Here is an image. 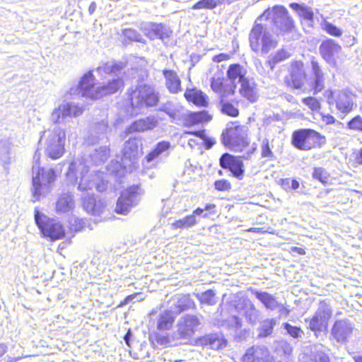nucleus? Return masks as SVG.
I'll return each instance as SVG.
<instances>
[{
  "instance_id": "9d476101",
  "label": "nucleus",
  "mask_w": 362,
  "mask_h": 362,
  "mask_svg": "<svg viewBox=\"0 0 362 362\" xmlns=\"http://www.w3.org/2000/svg\"><path fill=\"white\" fill-rule=\"evenodd\" d=\"M143 193V190L139 186L130 187L119 197L115 211L117 214L127 215L131 209L140 202Z\"/></svg>"
},
{
  "instance_id": "3c124183",
  "label": "nucleus",
  "mask_w": 362,
  "mask_h": 362,
  "mask_svg": "<svg viewBox=\"0 0 362 362\" xmlns=\"http://www.w3.org/2000/svg\"><path fill=\"white\" fill-rule=\"evenodd\" d=\"M283 33H288L294 28L293 20L288 16L280 21L279 25H276Z\"/></svg>"
},
{
  "instance_id": "4be33fe9",
  "label": "nucleus",
  "mask_w": 362,
  "mask_h": 362,
  "mask_svg": "<svg viewBox=\"0 0 362 362\" xmlns=\"http://www.w3.org/2000/svg\"><path fill=\"white\" fill-rule=\"evenodd\" d=\"M140 139L137 137L129 138L124 144L122 150L123 159L134 161L139 154V148L141 149Z\"/></svg>"
},
{
  "instance_id": "0e129e2a",
  "label": "nucleus",
  "mask_w": 362,
  "mask_h": 362,
  "mask_svg": "<svg viewBox=\"0 0 362 362\" xmlns=\"http://www.w3.org/2000/svg\"><path fill=\"white\" fill-rule=\"evenodd\" d=\"M228 327L232 328H240L242 326V321L236 316H230L228 320Z\"/></svg>"
},
{
  "instance_id": "4468645a",
  "label": "nucleus",
  "mask_w": 362,
  "mask_h": 362,
  "mask_svg": "<svg viewBox=\"0 0 362 362\" xmlns=\"http://www.w3.org/2000/svg\"><path fill=\"white\" fill-rule=\"evenodd\" d=\"M306 73L303 63L301 61H294L291 64L289 76L286 78L285 82L288 86L303 91L308 90L305 84Z\"/></svg>"
},
{
  "instance_id": "a211bd4d",
  "label": "nucleus",
  "mask_w": 362,
  "mask_h": 362,
  "mask_svg": "<svg viewBox=\"0 0 362 362\" xmlns=\"http://www.w3.org/2000/svg\"><path fill=\"white\" fill-rule=\"evenodd\" d=\"M141 30L148 39L153 40L156 38L165 41L170 37L172 32L162 23H142Z\"/></svg>"
},
{
  "instance_id": "2f4dec72",
  "label": "nucleus",
  "mask_w": 362,
  "mask_h": 362,
  "mask_svg": "<svg viewBox=\"0 0 362 362\" xmlns=\"http://www.w3.org/2000/svg\"><path fill=\"white\" fill-rule=\"evenodd\" d=\"M108 130L109 127L107 122L102 121L101 122H98V124H95L94 129L95 134L97 135L92 134L88 137V142L92 144H94L106 139V134L108 132Z\"/></svg>"
},
{
  "instance_id": "774afa93",
  "label": "nucleus",
  "mask_w": 362,
  "mask_h": 362,
  "mask_svg": "<svg viewBox=\"0 0 362 362\" xmlns=\"http://www.w3.org/2000/svg\"><path fill=\"white\" fill-rule=\"evenodd\" d=\"M322 121L327 124H334L335 122V118L331 115H322Z\"/></svg>"
},
{
  "instance_id": "49530a36",
  "label": "nucleus",
  "mask_w": 362,
  "mask_h": 362,
  "mask_svg": "<svg viewBox=\"0 0 362 362\" xmlns=\"http://www.w3.org/2000/svg\"><path fill=\"white\" fill-rule=\"evenodd\" d=\"M197 296L202 303L208 305H214L216 303L215 293L211 290H208L204 293L197 294Z\"/></svg>"
},
{
  "instance_id": "f03ea898",
  "label": "nucleus",
  "mask_w": 362,
  "mask_h": 362,
  "mask_svg": "<svg viewBox=\"0 0 362 362\" xmlns=\"http://www.w3.org/2000/svg\"><path fill=\"white\" fill-rule=\"evenodd\" d=\"M95 71L103 77L108 76V82L104 84L96 83L93 71H89L81 78L78 83L79 93L83 97L97 100L105 95L113 94L124 87L120 73H117L119 71L117 65L106 63L98 66Z\"/></svg>"
},
{
  "instance_id": "8fccbe9b",
  "label": "nucleus",
  "mask_w": 362,
  "mask_h": 362,
  "mask_svg": "<svg viewBox=\"0 0 362 362\" xmlns=\"http://www.w3.org/2000/svg\"><path fill=\"white\" fill-rule=\"evenodd\" d=\"M123 34L124 37L129 39L131 41L139 42L141 43H145L146 41L142 37L141 35L137 33L135 30L133 29H125L123 31Z\"/></svg>"
},
{
  "instance_id": "c03bdc74",
  "label": "nucleus",
  "mask_w": 362,
  "mask_h": 362,
  "mask_svg": "<svg viewBox=\"0 0 362 362\" xmlns=\"http://www.w3.org/2000/svg\"><path fill=\"white\" fill-rule=\"evenodd\" d=\"M225 0H200L193 6V9H214L217 5L224 3Z\"/></svg>"
},
{
  "instance_id": "b1692460",
  "label": "nucleus",
  "mask_w": 362,
  "mask_h": 362,
  "mask_svg": "<svg viewBox=\"0 0 362 362\" xmlns=\"http://www.w3.org/2000/svg\"><path fill=\"white\" fill-rule=\"evenodd\" d=\"M163 74L165 78V86L172 94H177L182 91L181 80L176 71L164 69Z\"/></svg>"
},
{
  "instance_id": "393cba45",
  "label": "nucleus",
  "mask_w": 362,
  "mask_h": 362,
  "mask_svg": "<svg viewBox=\"0 0 362 362\" xmlns=\"http://www.w3.org/2000/svg\"><path fill=\"white\" fill-rule=\"evenodd\" d=\"M158 125V120L153 117H147L133 122L127 129V134L151 130Z\"/></svg>"
},
{
  "instance_id": "423d86ee",
  "label": "nucleus",
  "mask_w": 362,
  "mask_h": 362,
  "mask_svg": "<svg viewBox=\"0 0 362 362\" xmlns=\"http://www.w3.org/2000/svg\"><path fill=\"white\" fill-rule=\"evenodd\" d=\"M247 132L248 128L245 126L230 123L222 132V142L232 151H242L250 143Z\"/></svg>"
},
{
  "instance_id": "a19ab883",
  "label": "nucleus",
  "mask_w": 362,
  "mask_h": 362,
  "mask_svg": "<svg viewBox=\"0 0 362 362\" xmlns=\"http://www.w3.org/2000/svg\"><path fill=\"white\" fill-rule=\"evenodd\" d=\"M210 119V116L206 112L202 111L190 113L186 122L187 125H194L200 122H207Z\"/></svg>"
},
{
  "instance_id": "6e6552de",
  "label": "nucleus",
  "mask_w": 362,
  "mask_h": 362,
  "mask_svg": "<svg viewBox=\"0 0 362 362\" xmlns=\"http://www.w3.org/2000/svg\"><path fill=\"white\" fill-rule=\"evenodd\" d=\"M324 96L329 104L335 103L336 108L341 113L348 114L356 107V96L348 90L333 91L326 90Z\"/></svg>"
},
{
  "instance_id": "052dcab7",
  "label": "nucleus",
  "mask_w": 362,
  "mask_h": 362,
  "mask_svg": "<svg viewBox=\"0 0 362 362\" xmlns=\"http://www.w3.org/2000/svg\"><path fill=\"white\" fill-rule=\"evenodd\" d=\"M279 351L280 353H282L281 354L286 358H287L291 355V354L293 352V347L288 342L284 341V342L281 343L280 349H279Z\"/></svg>"
},
{
  "instance_id": "13d9d810",
  "label": "nucleus",
  "mask_w": 362,
  "mask_h": 362,
  "mask_svg": "<svg viewBox=\"0 0 362 362\" xmlns=\"http://www.w3.org/2000/svg\"><path fill=\"white\" fill-rule=\"evenodd\" d=\"M313 176L315 179L320 180L322 183L327 182L326 171L322 168H316L314 169Z\"/></svg>"
},
{
  "instance_id": "2eb2a0df",
  "label": "nucleus",
  "mask_w": 362,
  "mask_h": 362,
  "mask_svg": "<svg viewBox=\"0 0 362 362\" xmlns=\"http://www.w3.org/2000/svg\"><path fill=\"white\" fill-rule=\"evenodd\" d=\"M214 71L213 76L211 78V88L214 92L218 94V98H228L234 95V86L224 83V73L216 66L211 69Z\"/></svg>"
},
{
  "instance_id": "e2e57ef3",
  "label": "nucleus",
  "mask_w": 362,
  "mask_h": 362,
  "mask_svg": "<svg viewBox=\"0 0 362 362\" xmlns=\"http://www.w3.org/2000/svg\"><path fill=\"white\" fill-rule=\"evenodd\" d=\"M230 187V183L226 180H220L215 182V188L218 191L228 190Z\"/></svg>"
},
{
  "instance_id": "5701e85b",
  "label": "nucleus",
  "mask_w": 362,
  "mask_h": 362,
  "mask_svg": "<svg viewBox=\"0 0 362 362\" xmlns=\"http://www.w3.org/2000/svg\"><path fill=\"white\" fill-rule=\"evenodd\" d=\"M267 349L262 346H252L248 349L243 356V362H269Z\"/></svg>"
},
{
  "instance_id": "bf43d9fd",
  "label": "nucleus",
  "mask_w": 362,
  "mask_h": 362,
  "mask_svg": "<svg viewBox=\"0 0 362 362\" xmlns=\"http://www.w3.org/2000/svg\"><path fill=\"white\" fill-rule=\"evenodd\" d=\"M261 155L263 158H274V153L272 151L269 144V140L264 139L262 142V148H261Z\"/></svg>"
},
{
  "instance_id": "f704fd0d",
  "label": "nucleus",
  "mask_w": 362,
  "mask_h": 362,
  "mask_svg": "<svg viewBox=\"0 0 362 362\" xmlns=\"http://www.w3.org/2000/svg\"><path fill=\"white\" fill-rule=\"evenodd\" d=\"M245 315L247 320L251 324H255L259 316V311L250 300H244Z\"/></svg>"
},
{
  "instance_id": "4c0bfd02",
  "label": "nucleus",
  "mask_w": 362,
  "mask_h": 362,
  "mask_svg": "<svg viewBox=\"0 0 362 362\" xmlns=\"http://www.w3.org/2000/svg\"><path fill=\"white\" fill-rule=\"evenodd\" d=\"M312 361L313 362H329V358L325 352L322 344H315L311 348Z\"/></svg>"
},
{
  "instance_id": "a878e982",
  "label": "nucleus",
  "mask_w": 362,
  "mask_h": 362,
  "mask_svg": "<svg viewBox=\"0 0 362 362\" xmlns=\"http://www.w3.org/2000/svg\"><path fill=\"white\" fill-rule=\"evenodd\" d=\"M246 70L240 64H234L229 66L227 71V77L229 80V85L234 86V90L237 83H240L246 79Z\"/></svg>"
},
{
  "instance_id": "aec40b11",
  "label": "nucleus",
  "mask_w": 362,
  "mask_h": 362,
  "mask_svg": "<svg viewBox=\"0 0 362 362\" xmlns=\"http://www.w3.org/2000/svg\"><path fill=\"white\" fill-rule=\"evenodd\" d=\"M240 95L253 103H255L259 98V92L257 85L253 78H247L240 83V88L238 90Z\"/></svg>"
},
{
  "instance_id": "9b49d317",
  "label": "nucleus",
  "mask_w": 362,
  "mask_h": 362,
  "mask_svg": "<svg viewBox=\"0 0 362 362\" xmlns=\"http://www.w3.org/2000/svg\"><path fill=\"white\" fill-rule=\"evenodd\" d=\"M83 111V107L74 103L64 101L52 111L50 120L54 124H63L66 122L68 117H79Z\"/></svg>"
},
{
  "instance_id": "6ab92c4d",
  "label": "nucleus",
  "mask_w": 362,
  "mask_h": 362,
  "mask_svg": "<svg viewBox=\"0 0 362 362\" xmlns=\"http://www.w3.org/2000/svg\"><path fill=\"white\" fill-rule=\"evenodd\" d=\"M311 68L313 75V79L308 87V90H313V93L317 94L325 88V74L321 69L319 63L314 59L311 61Z\"/></svg>"
},
{
  "instance_id": "f8f14e48",
  "label": "nucleus",
  "mask_w": 362,
  "mask_h": 362,
  "mask_svg": "<svg viewBox=\"0 0 362 362\" xmlns=\"http://www.w3.org/2000/svg\"><path fill=\"white\" fill-rule=\"evenodd\" d=\"M332 315V310L330 305L325 300L320 301L313 316L309 320H306V322H308L309 329L317 332L327 328Z\"/></svg>"
},
{
  "instance_id": "412c9836",
  "label": "nucleus",
  "mask_w": 362,
  "mask_h": 362,
  "mask_svg": "<svg viewBox=\"0 0 362 362\" xmlns=\"http://www.w3.org/2000/svg\"><path fill=\"white\" fill-rule=\"evenodd\" d=\"M197 345L209 347L213 349H221L226 346V340L221 334H210L197 339Z\"/></svg>"
},
{
  "instance_id": "79ce46f5",
  "label": "nucleus",
  "mask_w": 362,
  "mask_h": 362,
  "mask_svg": "<svg viewBox=\"0 0 362 362\" xmlns=\"http://www.w3.org/2000/svg\"><path fill=\"white\" fill-rule=\"evenodd\" d=\"M226 98H221L220 105L221 112L230 117H237L239 115L238 109L231 103L226 100Z\"/></svg>"
},
{
  "instance_id": "864d4df0",
  "label": "nucleus",
  "mask_w": 362,
  "mask_h": 362,
  "mask_svg": "<svg viewBox=\"0 0 362 362\" xmlns=\"http://www.w3.org/2000/svg\"><path fill=\"white\" fill-rule=\"evenodd\" d=\"M302 102L305 105H307L312 111L319 112L320 110V103L315 98H305L302 100Z\"/></svg>"
},
{
  "instance_id": "4d7b16f0",
  "label": "nucleus",
  "mask_w": 362,
  "mask_h": 362,
  "mask_svg": "<svg viewBox=\"0 0 362 362\" xmlns=\"http://www.w3.org/2000/svg\"><path fill=\"white\" fill-rule=\"evenodd\" d=\"M274 324L275 322L272 320L264 322L259 335L263 337L270 335L272 332Z\"/></svg>"
},
{
  "instance_id": "7ed1b4c3",
  "label": "nucleus",
  "mask_w": 362,
  "mask_h": 362,
  "mask_svg": "<svg viewBox=\"0 0 362 362\" xmlns=\"http://www.w3.org/2000/svg\"><path fill=\"white\" fill-rule=\"evenodd\" d=\"M40 154L36 151L33 156V201H38L49 191V184L56 178L53 169L42 168L40 167Z\"/></svg>"
},
{
  "instance_id": "09e8293b",
  "label": "nucleus",
  "mask_w": 362,
  "mask_h": 362,
  "mask_svg": "<svg viewBox=\"0 0 362 362\" xmlns=\"http://www.w3.org/2000/svg\"><path fill=\"white\" fill-rule=\"evenodd\" d=\"M243 163L240 157L236 162L233 163L231 168L229 170L233 175L236 178L241 180L244 174Z\"/></svg>"
},
{
  "instance_id": "7c9ffc66",
  "label": "nucleus",
  "mask_w": 362,
  "mask_h": 362,
  "mask_svg": "<svg viewBox=\"0 0 362 362\" xmlns=\"http://www.w3.org/2000/svg\"><path fill=\"white\" fill-rule=\"evenodd\" d=\"M252 293L261 301L266 308L274 310L279 307V303L273 295L267 292L258 291L255 289L252 290Z\"/></svg>"
},
{
  "instance_id": "cd10ccee",
  "label": "nucleus",
  "mask_w": 362,
  "mask_h": 362,
  "mask_svg": "<svg viewBox=\"0 0 362 362\" xmlns=\"http://www.w3.org/2000/svg\"><path fill=\"white\" fill-rule=\"evenodd\" d=\"M288 16L287 10L282 6H275L272 9H267L259 19H268L272 17L276 25H279L281 20Z\"/></svg>"
},
{
  "instance_id": "5fc2aeb1",
  "label": "nucleus",
  "mask_w": 362,
  "mask_h": 362,
  "mask_svg": "<svg viewBox=\"0 0 362 362\" xmlns=\"http://www.w3.org/2000/svg\"><path fill=\"white\" fill-rule=\"evenodd\" d=\"M347 128L358 132H362V117L360 115L354 117L347 123Z\"/></svg>"
},
{
  "instance_id": "c9c22d12",
  "label": "nucleus",
  "mask_w": 362,
  "mask_h": 362,
  "mask_svg": "<svg viewBox=\"0 0 362 362\" xmlns=\"http://www.w3.org/2000/svg\"><path fill=\"white\" fill-rule=\"evenodd\" d=\"M150 339L153 342L162 346L174 345V337H171L167 332H155L151 334Z\"/></svg>"
},
{
  "instance_id": "c756f323",
  "label": "nucleus",
  "mask_w": 362,
  "mask_h": 362,
  "mask_svg": "<svg viewBox=\"0 0 362 362\" xmlns=\"http://www.w3.org/2000/svg\"><path fill=\"white\" fill-rule=\"evenodd\" d=\"M308 129H300L296 131L292 134V144L293 145L303 151H308L309 145L308 144Z\"/></svg>"
},
{
  "instance_id": "338daca9",
  "label": "nucleus",
  "mask_w": 362,
  "mask_h": 362,
  "mask_svg": "<svg viewBox=\"0 0 362 362\" xmlns=\"http://www.w3.org/2000/svg\"><path fill=\"white\" fill-rule=\"evenodd\" d=\"M228 59H229L228 54L221 53V54L215 55L213 57V61L215 62H221L223 61L228 60Z\"/></svg>"
},
{
  "instance_id": "473e14b6",
  "label": "nucleus",
  "mask_w": 362,
  "mask_h": 362,
  "mask_svg": "<svg viewBox=\"0 0 362 362\" xmlns=\"http://www.w3.org/2000/svg\"><path fill=\"white\" fill-rule=\"evenodd\" d=\"M74 203L72 195L68 193L62 194L56 203V210L59 213H66L73 209Z\"/></svg>"
},
{
  "instance_id": "f257e3e1",
  "label": "nucleus",
  "mask_w": 362,
  "mask_h": 362,
  "mask_svg": "<svg viewBox=\"0 0 362 362\" xmlns=\"http://www.w3.org/2000/svg\"><path fill=\"white\" fill-rule=\"evenodd\" d=\"M89 160L77 158L69 165L66 173L67 179L73 183L78 182V189L86 192L88 196L83 195V207L87 213L100 215L105 209V204L100 199L97 200L93 195L89 196V191L95 188L98 192H104L107 187V182L104 179L103 173L90 170Z\"/></svg>"
},
{
  "instance_id": "6e6d98bb",
  "label": "nucleus",
  "mask_w": 362,
  "mask_h": 362,
  "mask_svg": "<svg viewBox=\"0 0 362 362\" xmlns=\"http://www.w3.org/2000/svg\"><path fill=\"white\" fill-rule=\"evenodd\" d=\"M323 29L330 35L340 37L342 35L341 30L334 25L329 22H325Z\"/></svg>"
},
{
  "instance_id": "ddd939ff",
  "label": "nucleus",
  "mask_w": 362,
  "mask_h": 362,
  "mask_svg": "<svg viewBox=\"0 0 362 362\" xmlns=\"http://www.w3.org/2000/svg\"><path fill=\"white\" fill-rule=\"evenodd\" d=\"M200 319L194 315H185L176 325L175 337L180 339H189L200 325Z\"/></svg>"
},
{
  "instance_id": "de8ad7c7",
  "label": "nucleus",
  "mask_w": 362,
  "mask_h": 362,
  "mask_svg": "<svg viewBox=\"0 0 362 362\" xmlns=\"http://www.w3.org/2000/svg\"><path fill=\"white\" fill-rule=\"evenodd\" d=\"M148 346L146 344H141L139 349L136 351H130V355L136 360H144L148 357Z\"/></svg>"
},
{
  "instance_id": "39448f33",
  "label": "nucleus",
  "mask_w": 362,
  "mask_h": 362,
  "mask_svg": "<svg viewBox=\"0 0 362 362\" xmlns=\"http://www.w3.org/2000/svg\"><path fill=\"white\" fill-rule=\"evenodd\" d=\"M131 105L134 109L152 107L158 105L159 93L156 88L147 84H140L129 90Z\"/></svg>"
},
{
  "instance_id": "dca6fc26",
  "label": "nucleus",
  "mask_w": 362,
  "mask_h": 362,
  "mask_svg": "<svg viewBox=\"0 0 362 362\" xmlns=\"http://www.w3.org/2000/svg\"><path fill=\"white\" fill-rule=\"evenodd\" d=\"M341 47L332 39L324 40L319 47L323 59L332 66H337L341 60Z\"/></svg>"
},
{
  "instance_id": "69168bd1",
  "label": "nucleus",
  "mask_w": 362,
  "mask_h": 362,
  "mask_svg": "<svg viewBox=\"0 0 362 362\" xmlns=\"http://www.w3.org/2000/svg\"><path fill=\"white\" fill-rule=\"evenodd\" d=\"M159 156V154L154 150V148L150 152L148 153L146 157L144 158V160L150 163L151 162H153V160H155L156 158H158Z\"/></svg>"
},
{
  "instance_id": "37998d69",
  "label": "nucleus",
  "mask_w": 362,
  "mask_h": 362,
  "mask_svg": "<svg viewBox=\"0 0 362 362\" xmlns=\"http://www.w3.org/2000/svg\"><path fill=\"white\" fill-rule=\"evenodd\" d=\"M289 57V53L286 50L282 49L276 52L275 54L271 55L269 57V59L267 61V64L270 66L271 69H273L277 63L288 59Z\"/></svg>"
},
{
  "instance_id": "0eeeda50",
  "label": "nucleus",
  "mask_w": 362,
  "mask_h": 362,
  "mask_svg": "<svg viewBox=\"0 0 362 362\" xmlns=\"http://www.w3.org/2000/svg\"><path fill=\"white\" fill-rule=\"evenodd\" d=\"M250 45L254 52L261 49L267 54L277 46V40L273 37L269 30L262 24L256 23L250 33Z\"/></svg>"
},
{
  "instance_id": "e433bc0d",
  "label": "nucleus",
  "mask_w": 362,
  "mask_h": 362,
  "mask_svg": "<svg viewBox=\"0 0 362 362\" xmlns=\"http://www.w3.org/2000/svg\"><path fill=\"white\" fill-rule=\"evenodd\" d=\"M109 153L110 149L107 146H100L99 148H95L94 153L90 155V161L98 165L108 158Z\"/></svg>"
},
{
  "instance_id": "1a4fd4ad",
  "label": "nucleus",
  "mask_w": 362,
  "mask_h": 362,
  "mask_svg": "<svg viewBox=\"0 0 362 362\" xmlns=\"http://www.w3.org/2000/svg\"><path fill=\"white\" fill-rule=\"evenodd\" d=\"M35 221L42 235L51 240L61 239L65 235V230L60 222L48 218L37 209L35 210Z\"/></svg>"
},
{
  "instance_id": "58836bf2",
  "label": "nucleus",
  "mask_w": 362,
  "mask_h": 362,
  "mask_svg": "<svg viewBox=\"0 0 362 362\" xmlns=\"http://www.w3.org/2000/svg\"><path fill=\"white\" fill-rule=\"evenodd\" d=\"M197 223V218L194 216H187L182 219L175 221L171 223L173 229H183L194 226Z\"/></svg>"
},
{
  "instance_id": "f3484780",
  "label": "nucleus",
  "mask_w": 362,
  "mask_h": 362,
  "mask_svg": "<svg viewBox=\"0 0 362 362\" xmlns=\"http://www.w3.org/2000/svg\"><path fill=\"white\" fill-rule=\"evenodd\" d=\"M354 331V325L349 320H336L331 329V335L340 344L346 343Z\"/></svg>"
},
{
  "instance_id": "bb28decb",
  "label": "nucleus",
  "mask_w": 362,
  "mask_h": 362,
  "mask_svg": "<svg viewBox=\"0 0 362 362\" xmlns=\"http://www.w3.org/2000/svg\"><path fill=\"white\" fill-rule=\"evenodd\" d=\"M176 315L171 310H163L157 317L156 327L160 331L170 330L175 322Z\"/></svg>"
},
{
  "instance_id": "20e7f679",
  "label": "nucleus",
  "mask_w": 362,
  "mask_h": 362,
  "mask_svg": "<svg viewBox=\"0 0 362 362\" xmlns=\"http://www.w3.org/2000/svg\"><path fill=\"white\" fill-rule=\"evenodd\" d=\"M66 132L60 127L44 131L40 139V144L44 146L45 153L53 160L62 156L64 153Z\"/></svg>"
},
{
  "instance_id": "680f3d73",
  "label": "nucleus",
  "mask_w": 362,
  "mask_h": 362,
  "mask_svg": "<svg viewBox=\"0 0 362 362\" xmlns=\"http://www.w3.org/2000/svg\"><path fill=\"white\" fill-rule=\"evenodd\" d=\"M170 147V143L169 141H162L158 142L154 150L160 155H161L165 151H168Z\"/></svg>"
},
{
  "instance_id": "c85d7f7f",
  "label": "nucleus",
  "mask_w": 362,
  "mask_h": 362,
  "mask_svg": "<svg viewBox=\"0 0 362 362\" xmlns=\"http://www.w3.org/2000/svg\"><path fill=\"white\" fill-rule=\"evenodd\" d=\"M185 97L187 100L193 103L196 105L203 107L207 105V95L199 90L195 88L187 89Z\"/></svg>"
},
{
  "instance_id": "72a5a7b5",
  "label": "nucleus",
  "mask_w": 362,
  "mask_h": 362,
  "mask_svg": "<svg viewBox=\"0 0 362 362\" xmlns=\"http://www.w3.org/2000/svg\"><path fill=\"white\" fill-rule=\"evenodd\" d=\"M308 144L309 145V150L315 148H320L326 143L325 136L321 135L320 133L315 130L308 129Z\"/></svg>"
},
{
  "instance_id": "603ef678",
  "label": "nucleus",
  "mask_w": 362,
  "mask_h": 362,
  "mask_svg": "<svg viewBox=\"0 0 362 362\" xmlns=\"http://www.w3.org/2000/svg\"><path fill=\"white\" fill-rule=\"evenodd\" d=\"M284 329L287 331V333L292 337L295 339H298L302 337L304 332L303 331L298 327L292 326L288 323L284 324Z\"/></svg>"
},
{
  "instance_id": "ea45409f",
  "label": "nucleus",
  "mask_w": 362,
  "mask_h": 362,
  "mask_svg": "<svg viewBox=\"0 0 362 362\" xmlns=\"http://www.w3.org/2000/svg\"><path fill=\"white\" fill-rule=\"evenodd\" d=\"M290 7L292 9L295 10L298 13L299 16L303 18V19L308 21H313V12L310 8L300 5L296 3L291 4Z\"/></svg>"
},
{
  "instance_id": "a18cd8bd",
  "label": "nucleus",
  "mask_w": 362,
  "mask_h": 362,
  "mask_svg": "<svg viewBox=\"0 0 362 362\" xmlns=\"http://www.w3.org/2000/svg\"><path fill=\"white\" fill-rule=\"evenodd\" d=\"M239 158L240 157H236L226 153L221 156L219 159V164L221 168L230 170L233 165V163L236 162Z\"/></svg>"
}]
</instances>
